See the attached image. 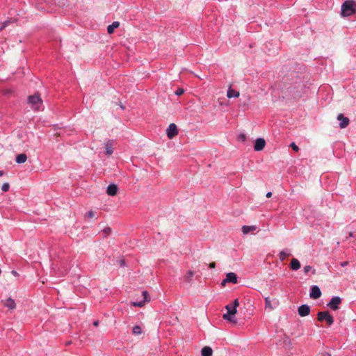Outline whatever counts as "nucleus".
Returning <instances> with one entry per match:
<instances>
[{
	"label": "nucleus",
	"mask_w": 356,
	"mask_h": 356,
	"mask_svg": "<svg viewBox=\"0 0 356 356\" xmlns=\"http://www.w3.org/2000/svg\"><path fill=\"white\" fill-rule=\"evenodd\" d=\"M348 264V261H343L341 264L342 266H346Z\"/></svg>",
	"instance_id": "37"
},
{
	"label": "nucleus",
	"mask_w": 356,
	"mask_h": 356,
	"mask_svg": "<svg viewBox=\"0 0 356 356\" xmlns=\"http://www.w3.org/2000/svg\"><path fill=\"white\" fill-rule=\"evenodd\" d=\"M104 234L107 236L111 233V229L110 227H106L103 229Z\"/></svg>",
	"instance_id": "29"
},
{
	"label": "nucleus",
	"mask_w": 356,
	"mask_h": 356,
	"mask_svg": "<svg viewBox=\"0 0 356 356\" xmlns=\"http://www.w3.org/2000/svg\"><path fill=\"white\" fill-rule=\"evenodd\" d=\"M224 282H232L234 284L237 283L236 275L234 273H229L226 275V278L224 280Z\"/></svg>",
	"instance_id": "12"
},
{
	"label": "nucleus",
	"mask_w": 356,
	"mask_h": 356,
	"mask_svg": "<svg viewBox=\"0 0 356 356\" xmlns=\"http://www.w3.org/2000/svg\"><path fill=\"white\" fill-rule=\"evenodd\" d=\"M341 303V298L338 296L333 297L330 302L327 305L328 307H330L332 310H337L339 309V305Z\"/></svg>",
	"instance_id": "5"
},
{
	"label": "nucleus",
	"mask_w": 356,
	"mask_h": 356,
	"mask_svg": "<svg viewBox=\"0 0 356 356\" xmlns=\"http://www.w3.org/2000/svg\"><path fill=\"white\" fill-rule=\"evenodd\" d=\"M310 313V307L307 305H302L298 307V314L300 316H306Z\"/></svg>",
	"instance_id": "10"
},
{
	"label": "nucleus",
	"mask_w": 356,
	"mask_h": 356,
	"mask_svg": "<svg viewBox=\"0 0 356 356\" xmlns=\"http://www.w3.org/2000/svg\"><path fill=\"white\" fill-rule=\"evenodd\" d=\"M120 26V22H113L112 24L109 25L108 27H107V31L109 34H111L113 33L115 29H117Z\"/></svg>",
	"instance_id": "19"
},
{
	"label": "nucleus",
	"mask_w": 356,
	"mask_h": 356,
	"mask_svg": "<svg viewBox=\"0 0 356 356\" xmlns=\"http://www.w3.org/2000/svg\"><path fill=\"white\" fill-rule=\"evenodd\" d=\"M238 140L244 142L246 140V136L244 134H241L238 136Z\"/></svg>",
	"instance_id": "28"
},
{
	"label": "nucleus",
	"mask_w": 356,
	"mask_h": 356,
	"mask_svg": "<svg viewBox=\"0 0 356 356\" xmlns=\"http://www.w3.org/2000/svg\"><path fill=\"white\" fill-rule=\"evenodd\" d=\"M216 267V263L215 262H211L209 264V268H214Z\"/></svg>",
	"instance_id": "35"
},
{
	"label": "nucleus",
	"mask_w": 356,
	"mask_h": 356,
	"mask_svg": "<svg viewBox=\"0 0 356 356\" xmlns=\"http://www.w3.org/2000/svg\"><path fill=\"white\" fill-rule=\"evenodd\" d=\"M309 296L312 299H318L321 296V291L318 286H313Z\"/></svg>",
	"instance_id": "7"
},
{
	"label": "nucleus",
	"mask_w": 356,
	"mask_h": 356,
	"mask_svg": "<svg viewBox=\"0 0 356 356\" xmlns=\"http://www.w3.org/2000/svg\"><path fill=\"white\" fill-rule=\"evenodd\" d=\"M265 305H266V308H268L270 310L273 309V307L271 305V300L270 299L269 297H266L265 298Z\"/></svg>",
	"instance_id": "22"
},
{
	"label": "nucleus",
	"mask_w": 356,
	"mask_h": 356,
	"mask_svg": "<svg viewBox=\"0 0 356 356\" xmlns=\"http://www.w3.org/2000/svg\"><path fill=\"white\" fill-rule=\"evenodd\" d=\"M315 273H316V270H313V274H315Z\"/></svg>",
	"instance_id": "43"
},
{
	"label": "nucleus",
	"mask_w": 356,
	"mask_h": 356,
	"mask_svg": "<svg viewBox=\"0 0 356 356\" xmlns=\"http://www.w3.org/2000/svg\"><path fill=\"white\" fill-rule=\"evenodd\" d=\"M337 120L341 121L339 127L341 129L346 128L349 124V119L346 117H344L342 113H340L337 115Z\"/></svg>",
	"instance_id": "9"
},
{
	"label": "nucleus",
	"mask_w": 356,
	"mask_h": 356,
	"mask_svg": "<svg viewBox=\"0 0 356 356\" xmlns=\"http://www.w3.org/2000/svg\"><path fill=\"white\" fill-rule=\"evenodd\" d=\"M272 196V193L271 192H268L266 193V197L268 198Z\"/></svg>",
	"instance_id": "36"
},
{
	"label": "nucleus",
	"mask_w": 356,
	"mask_h": 356,
	"mask_svg": "<svg viewBox=\"0 0 356 356\" xmlns=\"http://www.w3.org/2000/svg\"><path fill=\"white\" fill-rule=\"evenodd\" d=\"M143 296L144 297V300H143L140 301V302H132V305L134 306H136V307H141L145 305V303L146 302H149V296L147 291H143Z\"/></svg>",
	"instance_id": "8"
},
{
	"label": "nucleus",
	"mask_w": 356,
	"mask_h": 356,
	"mask_svg": "<svg viewBox=\"0 0 356 356\" xmlns=\"http://www.w3.org/2000/svg\"><path fill=\"white\" fill-rule=\"evenodd\" d=\"M14 93V90L11 88L5 89L3 94L6 95H12Z\"/></svg>",
	"instance_id": "27"
},
{
	"label": "nucleus",
	"mask_w": 356,
	"mask_h": 356,
	"mask_svg": "<svg viewBox=\"0 0 356 356\" xmlns=\"http://www.w3.org/2000/svg\"><path fill=\"white\" fill-rule=\"evenodd\" d=\"M290 146L291 147V148L296 151V152H298L299 150V147L294 143H292Z\"/></svg>",
	"instance_id": "32"
},
{
	"label": "nucleus",
	"mask_w": 356,
	"mask_h": 356,
	"mask_svg": "<svg viewBox=\"0 0 356 356\" xmlns=\"http://www.w3.org/2000/svg\"><path fill=\"white\" fill-rule=\"evenodd\" d=\"M95 216V213L93 211H90L88 213H87V216L88 218H94Z\"/></svg>",
	"instance_id": "31"
},
{
	"label": "nucleus",
	"mask_w": 356,
	"mask_h": 356,
	"mask_svg": "<svg viewBox=\"0 0 356 356\" xmlns=\"http://www.w3.org/2000/svg\"><path fill=\"white\" fill-rule=\"evenodd\" d=\"M227 96L229 98L238 97L239 96V92H237L229 88L227 90Z\"/></svg>",
	"instance_id": "20"
},
{
	"label": "nucleus",
	"mask_w": 356,
	"mask_h": 356,
	"mask_svg": "<svg viewBox=\"0 0 356 356\" xmlns=\"http://www.w3.org/2000/svg\"><path fill=\"white\" fill-rule=\"evenodd\" d=\"M113 149L112 147H111V145H109V143H106V154H108V155H111L112 153H113Z\"/></svg>",
	"instance_id": "25"
},
{
	"label": "nucleus",
	"mask_w": 356,
	"mask_h": 356,
	"mask_svg": "<svg viewBox=\"0 0 356 356\" xmlns=\"http://www.w3.org/2000/svg\"><path fill=\"white\" fill-rule=\"evenodd\" d=\"M93 325H94L95 326H98V325H99V321H95L93 323Z\"/></svg>",
	"instance_id": "38"
},
{
	"label": "nucleus",
	"mask_w": 356,
	"mask_h": 356,
	"mask_svg": "<svg viewBox=\"0 0 356 356\" xmlns=\"http://www.w3.org/2000/svg\"><path fill=\"white\" fill-rule=\"evenodd\" d=\"M194 275V273L192 270H188L186 273V275L184 277V280L186 282H190L192 280V278Z\"/></svg>",
	"instance_id": "21"
},
{
	"label": "nucleus",
	"mask_w": 356,
	"mask_h": 356,
	"mask_svg": "<svg viewBox=\"0 0 356 356\" xmlns=\"http://www.w3.org/2000/svg\"><path fill=\"white\" fill-rule=\"evenodd\" d=\"M2 303L5 307H8L10 309H14L16 307V304L14 300L11 298H8L6 300H2Z\"/></svg>",
	"instance_id": "13"
},
{
	"label": "nucleus",
	"mask_w": 356,
	"mask_h": 356,
	"mask_svg": "<svg viewBox=\"0 0 356 356\" xmlns=\"http://www.w3.org/2000/svg\"><path fill=\"white\" fill-rule=\"evenodd\" d=\"M266 145V141L263 138H257L255 141L254 149L255 151L262 150Z\"/></svg>",
	"instance_id": "11"
},
{
	"label": "nucleus",
	"mask_w": 356,
	"mask_h": 356,
	"mask_svg": "<svg viewBox=\"0 0 356 356\" xmlns=\"http://www.w3.org/2000/svg\"><path fill=\"white\" fill-rule=\"evenodd\" d=\"M356 13V1L354 0H346L341 6V15L349 17Z\"/></svg>",
	"instance_id": "1"
},
{
	"label": "nucleus",
	"mask_w": 356,
	"mask_h": 356,
	"mask_svg": "<svg viewBox=\"0 0 356 356\" xmlns=\"http://www.w3.org/2000/svg\"><path fill=\"white\" fill-rule=\"evenodd\" d=\"M28 103L34 110H40L42 106V100L38 93L30 95L28 98Z\"/></svg>",
	"instance_id": "2"
},
{
	"label": "nucleus",
	"mask_w": 356,
	"mask_h": 356,
	"mask_svg": "<svg viewBox=\"0 0 356 356\" xmlns=\"http://www.w3.org/2000/svg\"><path fill=\"white\" fill-rule=\"evenodd\" d=\"M317 320L320 322L325 321L328 326L334 323V318L328 311L319 312L317 314Z\"/></svg>",
	"instance_id": "3"
},
{
	"label": "nucleus",
	"mask_w": 356,
	"mask_h": 356,
	"mask_svg": "<svg viewBox=\"0 0 356 356\" xmlns=\"http://www.w3.org/2000/svg\"><path fill=\"white\" fill-rule=\"evenodd\" d=\"M227 310V314H223L222 318L229 322L236 323V320L233 318V316L236 314L237 309L234 308L232 305L229 304L225 307Z\"/></svg>",
	"instance_id": "4"
},
{
	"label": "nucleus",
	"mask_w": 356,
	"mask_h": 356,
	"mask_svg": "<svg viewBox=\"0 0 356 356\" xmlns=\"http://www.w3.org/2000/svg\"><path fill=\"white\" fill-rule=\"evenodd\" d=\"M234 308H237V307L239 305V302L238 299L234 300L233 305H232Z\"/></svg>",
	"instance_id": "34"
},
{
	"label": "nucleus",
	"mask_w": 356,
	"mask_h": 356,
	"mask_svg": "<svg viewBox=\"0 0 356 356\" xmlns=\"http://www.w3.org/2000/svg\"><path fill=\"white\" fill-rule=\"evenodd\" d=\"M202 356H212L213 350L209 346H204L201 350Z\"/></svg>",
	"instance_id": "17"
},
{
	"label": "nucleus",
	"mask_w": 356,
	"mask_h": 356,
	"mask_svg": "<svg viewBox=\"0 0 356 356\" xmlns=\"http://www.w3.org/2000/svg\"><path fill=\"white\" fill-rule=\"evenodd\" d=\"M4 174L5 173L3 170H0V177L3 176Z\"/></svg>",
	"instance_id": "40"
},
{
	"label": "nucleus",
	"mask_w": 356,
	"mask_h": 356,
	"mask_svg": "<svg viewBox=\"0 0 356 356\" xmlns=\"http://www.w3.org/2000/svg\"><path fill=\"white\" fill-rule=\"evenodd\" d=\"M132 332L134 334H136V335L140 334L142 333V329H141L140 326L135 325L133 327Z\"/></svg>",
	"instance_id": "23"
},
{
	"label": "nucleus",
	"mask_w": 356,
	"mask_h": 356,
	"mask_svg": "<svg viewBox=\"0 0 356 356\" xmlns=\"http://www.w3.org/2000/svg\"><path fill=\"white\" fill-rule=\"evenodd\" d=\"M10 188V184L8 183H4L1 186V190L3 192H7Z\"/></svg>",
	"instance_id": "26"
},
{
	"label": "nucleus",
	"mask_w": 356,
	"mask_h": 356,
	"mask_svg": "<svg viewBox=\"0 0 356 356\" xmlns=\"http://www.w3.org/2000/svg\"><path fill=\"white\" fill-rule=\"evenodd\" d=\"M118 192V186L115 184H110L107 187L106 193L108 195L114 196Z\"/></svg>",
	"instance_id": "14"
},
{
	"label": "nucleus",
	"mask_w": 356,
	"mask_h": 356,
	"mask_svg": "<svg viewBox=\"0 0 356 356\" xmlns=\"http://www.w3.org/2000/svg\"><path fill=\"white\" fill-rule=\"evenodd\" d=\"M12 273H13L14 275H17V273L16 271H15V270H13V271H12Z\"/></svg>",
	"instance_id": "41"
},
{
	"label": "nucleus",
	"mask_w": 356,
	"mask_h": 356,
	"mask_svg": "<svg viewBox=\"0 0 356 356\" xmlns=\"http://www.w3.org/2000/svg\"><path fill=\"white\" fill-rule=\"evenodd\" d=\"M27 160V156L25 154H19L16 156V162L17 163H24Z\"/></svg>",
	"instance_id": "18"
},
{
	"label": "nucleus",
	"mask_w": 356,
	"mask_h": 356,
	"mask_svg": "<svg viewBox=\"0 0 356 356\" xmlns=\"http://www.w3.org/2000/svg\"><path fill=\"white\" fill-rule=\"evenodd\" d=\"M257 229V227L255 225H250V226L244 225L242 227V232L244 234H248L250 232H253L256 231Z\"/></svg>",
	"instance_id": "15"
},
{
	"label": "nucleus",
	"mask_w": 356,
	"mask_h": 356,
	"mask_svg": "<svg viewBox=\"0 0 356 356\" xmlns=\"http://www.w3.org/2000/svg\"><path fill=\"white\" fill-rule=\"evenodd\" d=\"M301 265L300 261L295 258H293L291 261L290 267L293 270H297L300 268Z\"/></svg>",
	"instance_id": "16"
},
{
	"label": "nucleus",
	"mask_w": 356,
	"mask_h": 356,
	"mask_svg": "<svg viewBox=\"0 0 356 356\" xmlns=\"http://www.w3.org/2000/svg\"><path fill=\"white\" fill-rule=\"evenodd\" d=\"M7 23H8L7 22H6L4 23V25L0 28V31L2 30L4 27H6V26L7 25Z\"/></svg>",
	"instance_id": "39"
},
{
	"label": "nucleus",
	"mask_w": 356,
	"mask_h": 356,
	"mask_svg": "<svg viewBox=\"0 0 356 356\" xmlns=\"http://www.w3.org/2000/svg\"><path fill=\"white\" fill-rule=\"evenodd\" d=\"M312 270V266H305L304 267V272L305 273H308Z\"/></svg>",
	"instance_id": "33"
},
{
	"label": "nucleus",
	"mask_w": 356,
	"mask_h": 356,
	"mask_svg": "<svg viewBox=\"0 0 356 356\" xmlns=\"http://www.w3.org/2000/svg\"><path fill=\"white\" fill-rule=\"evenodd\" d=\"M227 282H224V280L222 282L221 284L222 286H225Z\"/></svg>",
	"instance_id": "42"
},
{
	"label": "nucleus",
	"mask_w": 356,
	"mask_h": 356,
	"mask_svg": "<svg viewBox=\"0 0 356 356\" xmlns=\"http://www.w3.org/2000/svg\"><path fill=\"white\" fill-rule=\"evenodd\" d=\"M166 134L170 139L177 136L178 134V129L176 124L174 123L170 124L166 130Z\"/></svg>",
	"instance_id": "6"
},
{
	"label": "nucleus",
	"mask_w": 356,
	"mask_h": 356,
	"mask_svg": "<svg viewBox=\"0 0 356 356\" xmlns=\"http://www.w3.org/2000/svg\"><path fill=\"white\" fill-rule=\"evenodd\" d=\"M289 256H290L289 253H286L285 251L282 250L280 253V259L281 261H284V259H286Z\"/></svg>",
	"instance_id": "24"
},
{
	"label": "nucleus",
	"mask_w": 356,
	"mask_h": 356,
	"mask_svg": "<svg viewBox=\"0 0 356 356\" xmlns=\"http://www.w3.org/2000/svg\"><path fill=\"white\" fill-rule=\"evenodd\" d=\"M184 90L183 88H178L176 92H175V94L178 96L179 95H181L182 94H184Z\"/></svg>",
	"instance_id": "30"
}]
</instances>
